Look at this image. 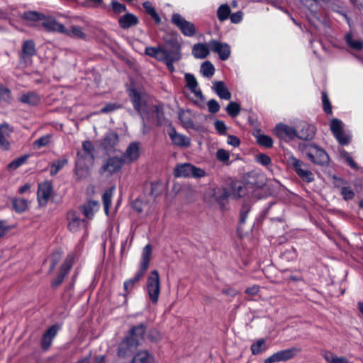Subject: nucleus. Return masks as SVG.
<instances>
[{
    "mask_svg": "<svg viewBox=\"0 0 363 363\" xmlns=\"http://www.w3.org/2000/svg\"><path fill=\"white\" fill-rule=\"evenodd\" d=\"M164 43L157 47H147L145 55L157 61L180 60L182 58L181 44L177 38L169 36L164 38Z\"/></svg>",
    "mask_w": 363,
    "mask_h": 363,
    "instance_id": "obj_1",
    "label": "nucleus"
},
{
    "mask_svg": "<svg viewBox=\"0 0 363 363\" xmlns=\"http://www.w3.org/2000/svg\"><path fill=\"white\" fill-rule=\"evenodd\" d=\"M299 151L311 162L320 165L328 166L330 157L325 150L313 143H301L298 144Z\"/></svg>",
    "mask_w": 363,
    "mask_h": 363,
    "instance_id": "obj_2",
    "label": "nucleus"
},
{
    "mask_svg": "<svg viewBox=\"0 0 363 363\" xmlns=\"http://www.w3.org/2000/svg\"><path fill=\"white\" fill-rule=\"evenodd\" d=\"M146 290L151 302L157 304L160 294V277L157 270H152L147 277Z\"/></svg>",
    "mask_w": 363,
    "mask_h": 363,
    "instance_id": "obj_3",
    "label": "nucleus"
},
{
    "mask_svg": "<svg viewBox=\"0 0 363 363\" xmlns=\"http://www.w3.org/2000/svg\"><path fill=\"white\" fill-rule=\"evenodd\" d=\"M289 163L303 182L311 183L314 181V175L309 169L308 164L294 156L289 157Z\"/></svg>",
    "mask_w": 363,
    "mask_h": 363,
    "instance_id": "obj_4",
    "label": "nucleus"
},
{
    "mask_svg": "<svg viewBox=\"0 0 363 363\" xmlns=\"http://www.w3.org/2000/svg\"><path fill=\"white\" fill-rule=\"evenodd\" d=\"M124 157H110L99 169L101 174H107L111 176L118 172L125 164Z\"/></svg>",
    "mask_w": 363,
    "mask_h": 363,
    "instance_id": "obj_5",
    "label": "nucleus"
},
{
    "mask_svg": "<svg viewBox=\"0 0 363 363\" xmlns=\"http://www.w3.org/2000/svg\"><path fill=\"white\" fill-rule=\"evenodd\" d=\"M174 175L175 177H202L205 175V172L191 164L184 163L175 167Z\"/></svg>",
    "mask_w": 363,
    "mask_h": 363,
    "instance_id": "obj_6",
    "label": "nucleus"
},
{
    "mask_svg": "<svg viewBox=\"0 0 363 363\" xmlns=\"http://www.w3.org/2000/svg\"><path fill=\"white\" fill-rule=\"evenodd\" d=\"M140 345L137 340H132L127 335L118 344L117 355L120 358H127L131 356Z\"/></svg>",
    "mask_w": 363,
    "mask_h": 363,
    "instance_id": "obj_7",
    "label": "nucleus"
},
{
    "mask_svg": "<svg viewBox=\"0 0 363 363\" xmlns=\"http://www.w3.org/2000/svg\"><path fill=\"white\" fill-rule=\"evenodd\" d=\"M172 23L179 28L182 34L186 36L191 37L196 33L194 25L191 22L187 21L179 13L172 15Z\"/></svg>",
    "mask_w": 363,
    "mask_h": 363,
    "instance_id": "obj_8",
    "label": "nucleus"
},
{
    "mask_svg": "<svg viewBox=\"0 0 363 363\" xmlns=\"http://www.w3.org/2000/svg\"><path fill=\"white\" fill-rule=\"evenodd\" d=\"M74 262V255H69L62 265L61 266L57 277L51 282V286L53 289H57L63 281L65 277L67 276Z\"/></svg>",
    "mask_w": 363,
    "mask_h": 363,
    "instance_id": "obj_9",
    "label": "nucleus"
},
{
    "mask_svg": "<svg viewBox=\"0 0 363 363\" xmlns=\"http://www.w3.org/2000/svg\"><path fill=\"white\" fill-rule=\"evenodd\" d=\"M296 128V138L303 140L313 139L316 132V128L313 125L308 124L305 121L298 123Z\"/></svg>",
    "mask_w": 363,
    "mask_h": 363,
    "instance_id": "obj_10",
    "label": "nucleus"
},
{
    "mask_svg": "<svg viewBox=\"0 0 363 363\" xmlns=\"http://www.w3.org/2000/svg\"><path fill=\"white\" fill-rule=\"evenodd\" d=\"M129 96H130L131 102L134 108L143 118H144L145 115V110L147 109V107H148L145 101L144 97L135 89L130 90Z\"/></svg>",
    "mask_w": 363,
    "mask_h": 363,
    "instance_id": "obj_11",
    "label": "nucleus"
},
{
    "mask_svg": "<svg viewBox=\"0 0 363 363\" xmlns=\"http://www.w3.org/2000/svg\"><path fill=\"white\" fill-rule=\"evenodd\" d=\"M208 47L215 53L218 54L219 58L226 60L230 55V48L227 43L212 40L208 43Z\"/></svg>",
    "mask_w": 363,
    "mask_h": 363,
    "instance_id": "obj_12",
    "label": "nucleus"
},
{
    "mask_svg": "<svg viewBox=\"0 0 363 363\" xmlns=\"http://www.w3.org/2000/svg\"><path fill=\"white\" fill-rule=\"evenodd\" d=\"M145 116L155 118L159 125L164 123L165 118L164 116L163 106L161 104L148 106L145 110Z\"/></svg>",
    "mask_w": 363,
    "mask_h": 363,
    "instance_id": "obj_13",
    "label": "nucleus"
},
{
    "mask_svg": "<svg viewBox=\"0 0 363 363\" xmlns=\"http://www.w3.org/2000/svg\"><path fill=\"white\" fill-rule=\"evenodd\" d=\"M275 133L281 139L294 140L296 138V128L280 123L276 126Z\"/></svg>",
    "mask_w": 363,
    "mask_h": 363,
    "instance_id": "obj_14",
    "label": "nucleus"
},
{
    "mask_svg": "<svg viewBox=\"0 0 363 363\" xmlns=\"http://www.w3.org/2000/svg\"><path fill=\"white\" fill-rule=\"evenodd\" d=\"M68 228L72 232H77L86 225L85 219H81L75 211H69L67 213Z\"/></svg>",
    "mask_w": 363,
    "mask_h": 363,
    "instance_id": "obj_15",
    "label": "nucleus"
},
{
    "mask_svg": "<svg viewBox=\"0 0 363 363\" xmlns=\"http://www.w3.org/2000/svg\"><path fill=\"white\" fill-rule=\"evenodd\" d=\"M52 192V185L50 182H44L38 185V199L40 203H46Z\"/></svg>",
    "mask_w": 363,
    "mask_h": 363,
    "instance_id": "obj_16",
    "label": "nucleus"
},
{
    "mask_svg": "<svg viewBox=\"0 0 363 363\" xmlns=\"http://www.w3.org/2000/svg\"><path fill=\"white\" fill-rule=\"evenodd\" d=\"M140 156L139 143H131L127 147L125 153L121 156L124 157L125 163H130L138 159Z\"/></svg>",
    "mask_w": 363,
    "mask_h": 363,
    "instance_id": "obj_17",
    "label": "nucleus"
},
{
    "mask_svg": "<svg viewBox=\"0 0 363 363\" xmlns=\"http://www.w3.org/2000/svg\"><path fill=\"white\" fill-rule=\"evenodd\" d=\"M12 131V128L6 123L0 125V147L3 150H8L10 147L9 138Z\"/></svg>",
    "mask_w": 363,
    "mask_h": 363,
    "instance_id": "obj_18",
    "label": "nucleus"
},
{
    "mask_svg": "<svg viewBox=\"0 0 363 363\" xmlns=\"http://www.w3.org/2000/svg\"><path fill=\"white\" fill-rule=\"evenodd\" d=\"M147 325L140 323L130 328L127 336L132 340H137L141 344V341L144 339V335L147 330Z\"/></svg>",
    "mask_w": 363,
    "mask_h": 363,
    "instance_id": "obj_19",
    "label": "nucleus"
},
{
    "mask_svg": "<svg viewBox=\"0 0 363 363\" xmlns=\"http://www.w3.org/2000/svg\"><path fill=\"white\" fill-rule=\"evenodd\" d=\"M118 143V135L116 132H108L101 141V147L106 151H111Z\"/></svg>",
    "mask_w": 363,
    "mask_h": 363,
    "instance_id": "obj_20",
    "label": "nucleus"
},
{
    "mask_svg": "<svg viewBox=\"0 0 363 363\" xmlns=\"http://www.w3.org/2000/svg\"><path fill=\"white\" fill-rule=\"evenodd\" d=\"M57 331L58 327L56 325H52L45 331L41 340V347L43 350H46L50 347L53 338L57 335Z\"/></svg>",
    "mask_w": 363,
    "mask_h": 363,
    "instance_id": "obj_21",
    "label": "nucleus"
},
{
    "mask_svg": "<svg viewBox=\"0 0 363 363\" xmlns=\"http://www.w3.org/2000/svg\"><path fill=\"white\" fill-rule=\"evenodd\" d=\"M138 23V17L130 13L123 15L118 19V24L123 29H128L131 26H136Z\"/></svg>",
    "mask_w": 363,
    "mask_h": 363,
    "instance_id": "obj_22",
    "label": "nucleus"
},
{
    "mask_svg": "<svg viewBox=\"0 0 363 363\" xmlns=\"http://www.w3.org/2000/svg\"><path fill=\"white\" fill-rule=\"evenodd\" d=\"M21 18L27 22V24L30 26L35 25V23L39 21L44 20L45 16L44 14L37 12L28 11H26L21 15Z\"/></svg>",
    "mask_w": 363,
    "mask_h": 363,
    "instance_id": "obj_23",
    "label": "nucleus"
},
{
    "mask_svg": "<svg viewBox=\"0 0 363 363\" xmlns=\"http://www.w3.org/2000/svg\"><path fill=\"white\" fill-rule=\"evenodd\" d=\"M154 356L147 350L138 351L131 359V363H154Z\"/></svg>",
    "mask_w": 363,
    "mask_h": 363,
    "instance_id": "obj_24",
    "label": "nucleus"
},
{
    "mask_svg": "<svg viewBox=\"0 0 363 363\" xmlns=\"http://www.w3.org/2000/svg\"><path fill=\"white\" fill-rule=\"evenodd\" d=\"M212 89L220 99L225 100H230L231 99V93L223 82L218 81L213 82Z\"/></svg>",
    "mask_w": 363,
    "mask_h": 363,
    "instance_id": "obj_25",
    "label": "nucleus"
},
{
    "mask_svg": "<svg viewBox=\"0 0 363 363\" xmlns=\"http://www.w3.org/2000/svg\"><path fill=\"white\" fill-rule=\"evenodd\" d=\"M36 53L35 45L33 40H28L23 42L21 52V58L23 60L30 58Z\"/></svg>",
    "mask_w": 363,
    "mask_h": 363,
    "instance_id": "obj_26",
    "label": "nucleus"
},
{
    "mask_svg": "<svg viewBox=\"0 0 363 363\" xmlns=\"http://www.w3.org/2000/svg\"><path fill=\"white\" fill-rule=\"evenodd\" d=\"M145 272L139 269L135 277L124 282L123 288L125 296L129 294L134 289L135 284H138L144 277Z\"/></svg>",
    "mask_w": 363,
    "mask_h": 363,
    "instance_id": "obj_27",
    "label": "nucleus"
},
{
    "mask_svg": "<svg viewBox=\"0 0 363 363\" xmlns=\"http://www.w3.org/2000/svg\"><path fill=\"white\" fill-rule=\"evenodd\" d=\"M184 78L189 89L191 90L196 97L202 99V92L199 89H198V83L194 76L191 74L187 73L185 74Z\"/></svg>",
    "mask_w": 363,
    "mask_h": 363,
    "instance_id": "obj_28",
    "label": "nucleus"
},
{
    "mask_svg": "<svg viewBox=\"0 0 363 363\" xmlns=\"http://www.w3.org/2000/svg\"><path fill=\"white\" fill-rule=\"evenodd\" d=\"M152 255V246L150 244H147L143 249L142 259L140 262V270L146 272L149 267L150 262V257Z\"/></svg>",
    "mask_w": 363,
    "mask_h": 363,
    "instance_id": "obj_29",
    "label": "nucleus"
},
{
    "mask_svg": "<svg viewBox=\"0 0 363 363\" xmlns=\"http://www.w3.org/2000/svg\"><path fill=\"white\" fill-rule=\"evenodd\" d=\"M18 101L30 106H36L40 103V98L36 92L29 91L28 93L23 94Z\"/></svg>",
    "mask_w": 363,
    "mask_h": 363,
    "instance_id": "obj_30",
    "label": "nucleus"
},
{
    "mask_svg": "<svg viewBox=\"0 0 363 363\" xmlns=\"http://www.w3.org/2000/svg\"><path fill=\"white\" fill-rule=\"evenodd\" d=\"M42 26L48 31H57L61 33L66 32L65 27L53 18H49L43 21Z\"/></svg>",
    "mask_w": 363,
    "mask_h": 363,
    "instance_id": "obj_31",
    "label": "nucleus"
},
{
    "mask_svg": "<svg viewBox=\"0 0 363 363\" xmlns=\"http://www.w3.org/2000/svg\"><path fill=\"white\" fill-rule=\"evenodd\" d=\"M169 137L172 143L177 146L189 147L190 145L189 138L177 133L174 129L169 133Z\"/></svg>",
    "mask_w": 363,
    "mask_h": 363,
    "instance_id": "obj_32",
    "label": "nucleus"
},
{
    "mask_svg": "<svg viewBox=\"0 0 363 363\" xmlns=\"http://www.w3.org/2000/svg\"><path fill=\"white\" fill-rule=\"evenodd\" d=\"M300 352L298 348H290L274 353L277 362H285L293 358L297 352Z\"/></svg>",
    "mask_w": 363,
    "mask_h": 363,
    "instance_id": "obj_33",
    "label": "nucleus"
},
{
    "mask_svg": "<svg viewBox=\"0 0 363 363\" xmlns=\"http://www.w3.org/2000/svg\"><path fill=\"white\" fill-rule=\"evenodd\" d=\"M208 45L202 43L195 44L192 48V54L196 58L203 59L209 54Z\"/></svg>",
    "mask_w": 363,
    "mask_h": 363,
    "instance_id": "obj_34",
    "label": "nucleus"
},
{
    "mask_svg": "<svg viewBox=\"0 0 363 363\" xmlns=\"http://www.w3.org/2000/svg\"><path fill=\"white\" fill-rule=\"evenodd\" d=\"M98 206V203L94 201H89L86 203L79 206L82 213L87 218H92L94 216V208Z\"/></svg>",
    "mask_w": 363,
    "mask_h": 363,
    "instance_id": "obj_35",
    "label": "nucleus"
},
{
    "mask_svg": "<svg viewBox=\"0 0 363 363\" xmlns=\"http://www.w3.org/2000/svg\"><path fill=\"white\" fill-rule=\"evenodd\" d=\"M323 357L328 363H350L346 357H337L330 351L325 352Z\"/></svg>",
    "mask_w": 363,
    "mask_h": 363,
    "instance_id": "obj_36",
    "label": "nucleus"
},
{
    "mask_svg": "<svg viewBox=\"0 0 363 363\" xmlns=\"http://www.w3.org/2000/svg\"><path fill=\"white\" fill-rule=\"evenodd\" d=\"M114 189H115V187L111 186V188H109L108 189L105 191V192L104 193L103 196H102L103 203H104V211L107 215L108 214L109 207L111 206V199H112Z\"/></svg>",
    "mask_w": 363,
    "mask_h": 363,
    "instance_id": "obj_37",
    "label": "nucleus"
},
{
    "mask_svg": "<svg viewBox=\"0 0 363 363\" xmlns=\"http://www.w3.org/2000/svg\"><path fill=\"white\" fill-rule=\"evenodd\" d=\"M68 162L67 159L63 157L62 159L57 160L52 163L50 165V174L51 176H54L62 169Z\"/></svg>",
    "mask_w": 363,
    "mask_h": 363,
    "instance_id": "obj_38",
    "label": "nucleus"
},
{
    "mask_svg": "<svg viewBox=\"0 0 363 363\" xmlns=\"http://www.w3.org/2000/svg\"><path fill=\"white\" fill-rule=\"evenodd\" d=\"M345 40L347 45L354 50H361L363 48V41L359 39H354L350 33L346 35Z\"/></svg>",
    "mask_w": 363,
    "mask_h": 363,
    "instance_id": "obj_39",
    "label": "nucleus"
},
{
    "mask_svg": "<svg viewBox=\"0 0 363 363\" xmlns=\"http://www.w3.org/2000/svg\"><path fill=\"white\" fill-rule=\"evenodd\" d=\"M66 32H63L64 34L67 35L78 38V39H84L86 38V34L82 31V28L79 26H73L70 29L65 28Z\"/></svg>",
    "mask_w": 363,
    "mask_h": 363,
    "instance_id": "obj_40",
    "label": "nucleus"
},
{
    "mask_svg": "<svg viewBox=\"0 0 363 363\" xmlns=\"http://www.w3.org/2000/svg\"><path fill=\"white\" fill-rule=\"evenodd\" d=\"M143 6L146 13L150 15L156 23H160L161 21L160 17L155 11V9L152 6L150 1H145Z\"/></svg>",
    "mask_w": 363,
    "mask_h": 363,
    "instance_id": "obj_41",
    "label": "nucleus"
},
{
    "mask_svg": "<svg viewBox=\"0 0 363 363\" xmlns=\"http://www.w3.org/2000/svg\"><path fill=\"white\" fill-rule=\"evenodd\" d=\"M200 71L203 77L210 78L213 75L215 68L211 62L205 61L201 64Z\"/></svg>",
    "mask_w": 363,
    "mask_h": 363,
    "instance_id": "obj_42",
    "label": "nucleus"
},
{
    "mask_svg": "<svg viewBox=\"0 0 363 363\" xmlns=\"http://www.w3.org/2000/svg\"><path fill=\"white\" fill-rule=\"evenodd\" d=\"M12 206L16 212L22 213L28 208V201L25 199H13Z\"/></svg>",
    "mask_w": 363,
    "mask_h": 363,
    "instance_id": "obj_43",
    "label": "nucleus"
},
{
    "mask_svg": "<svg viewBox=\"0 0 363 363\" xmlns=\"http://www.w3.org/2000/svg\"><path fill=\"white\" fill-rule=\"evenodd\" d=\"M251 351L254 355L260 354L267 350L265 340L264 339L258 340L255 343L251 345Z\"/></svg>",
    "mask_w": 363,
    "mask_h": 363,
    "instance_id": "obj_44",
    "label": "nucleus"
},
{
    "mask_svg": "<svg viewBox=\"0 0 363 363\" xmlns=\"http://www.w3.org/2000/svg\"><path fill=\"white\" fill-rule=\"evenodd\" d=\"M257 143L264 147L270 148L273 145V140L271 137L264 134H259L257 136Z\"/></svg>",
    "mask_w": 363,
    "mask_h": 363,
    "instance_id": "obj_45",
    "label": "nucleus"
},
{
    "mask_svg": "<svg viewBox=\"0 0 363 363\" xmlns=\"http://www.w3.org/2000/svg\"><path fill=\"white\" fill-rule=\"evenodd\" d=\"M230 13V9L229 6L228 4H223L218 8L217 11L218 18L220 21H223L228 18Z\"/></svg>",
    "mask_w": 363,
    "mask_h": 363,
    "instance_id": "obj_46",
    "label": "nucleus"
},
{
    "mask_svg": "<svg viewBox=\"0 0 363 363\" xmlns=\"http://www.w3.org/2000/svg\"><path fill=\"white\" fill-rule=\"evenodd\" d=\"M225 110L229 116L234 118L239 115L240 106L236 102L231 101L228 104Z\"/></svg>",
    "mask_w": 363,
    "mask_h": 363,
    "instance_id": "obj_47",
    "label": "nucleus"
},
{
    "mask_svg": "<svg viewBox=\"0 0 363 363\" xmlns=\"http://www.w3.org/2000/svg\"><path fill=\"white\" fill-rule=\"evenodd\" d=\"M179 118L182 124L186 128H191L194 126V122L189 117V113L182 111L179 113Z\"/></svg>",
    "mask_w": 363,
    "mask_h": 363,
    "instance_id": "obj_48",
    "label": "nucleus"
},
{
    "mask_svg": "<svg viewBox=\"0 0 363 363\" xmlns=\"http://www.w3.org/2000/svg\"><path fill=\"white\" fill-rule=\"evenodd\" d=\"M50 138L51 135H50L42 136L33 142V146L34 148L36 149H40L43 147H45L50 143Z\"/></svg>",
    "mask_w": 363,
    "mask_h": 363,
    "instance_id": "obj_49",
    "label": "nucleus"
},
{
    "mask_svg": "<svg viewBox=\"0 0 363 363\" xmlns=\"http://www.w3.org/2000/svg\"><path fill=\"white\" fill-rule=\"evenodd\" d=\"M28 157V155H23V156H21V157H18L16 160H13L8 164V166H7L8 169L9 170L16 169L18 167H19L21 165H22L23 164H24L26 162Z\"/></svg>",
    "mask_w": 363,
    "mask_h": 363,
    "instance_id": "obj_50",
    "label": "nucleus"
},
{
    "mask_svg": "<svg viewBox=\"0 0 363 363\" xmlns=\"http://www.w3.org/2000/svg\"><path fill=\"white\" fill-rule=\"evenodd\" d=\"M330 130L334 135L343 130L342 122L337 118H333L330 122Z\"/></svg>",
    "mask_w": 363,
    "mask_h": 363,
    "instance_id": "obj_51",
    "label": "nucleus"
},
{
    "mask_svg": "<svg viewBox=\"0 0 363 363\" xmlns=\"http://www.w3.org/2000/svg\"><path fill=\"white\" fill-rule=\"evenodd\" d=\"M216 158L218 161L229 164L228 161L230 158L229 152L224 149H219L216 152Z\"/></svg>",
    "mask_w": 363,
    "mask_h": 363,
    "instance_id": "obj_52",
    "label": "nucleus"
},
{
    "mask_svg": "<svg viewBox=\"0 0 363 363\" xmlns=\"http://www.w3.org/2000/svg\"><path fill=\"white\" fill-rule=\"evenodd\" d=\"M122 106L117 103H108L106 104L100 111L101 113H108L113 112L117 109H119Z\"/></svg>",
    "mask_w": 363,
    "mask_h": 363,
    "instance_id": "obj_53",
    "label": "nucleus"
},
{
    "mask_svg": "<svg viewBox=\"0 0 363 363\" xmlns=\"http://www.w3.org/2000/svg\"><path fill=\"white\" fill-rule=\"evenodd\" d=\"M335 137V138L337 140V141L339 142L340 144L342 145H347L350 143V136L347 135L344 130L342 131H341L340 133L334 135Z\"/></svg>",
    "mask_w": 363,
    "mask_h": 363,
    "instance_id": "obj_54",
    "label": "nucleus"
},
{
    "mask_svg": "<svg viewBox=\"0 0 363 363\" xmlns=\"http://www.w3.org/2000/svg\"><path fill=\"white\" fill-rule=\"evenodd\" d=\"M11 91L7 87L0 84V100L9 101L11 99Z\"/></svg>",
    "mask_w": 363,
    "mask_h": 363,
    "instance_id": "obj_55",
    "label": "nucleus"
},
{
    "mask_svg": "<svg viewBox=\"0 0 363 363\" xmlns=\"http://www.w3.org/2000/svg\"><path fill=\"white\" fill-rule=\"evenodd\" d=\"M245 194V189L241 185L235 184L233 187L232 196L235 199L240 198Z\"/></svg>",
    "mask_w": 363,
    "mask_h": 363,
    "instance_id": "obj_56",
    "label": "nucleus"
},
{
    "mask_svg": "<svg viewBox=\"0 0 363 363\" xmlns=\"http://www.w3.org/2000/svg\"><path fill=\"white\" fill-rule=\"evenodd\" d=\"M323 106L325 112L328 114L332 113V106L328 98L327 94L325 92L322 93Z\"/></svg>",
    "mask_w": 363,
    "mask_h": 363,
    "instance_id": "obj_57",
    "label": "nucleus"
},
{
    "mask_svg": "<svg viewBox=\"0 0 363 363\" xmlns=\"http://www.w3.org/2000/svg\"><path fill=\"white\" fill-rule=\"evenodd\" d=\"M147 338L152 342H157L162 338V335L157 330L151 329L147 334Z\"/></svg>",
    "mask_w": 363,
    "mask_h": 363,
    "instance_id": "obj_58",
    "label": "nucleus"
},
{
    "mask_svg": "<svg viewBox=\"0 0 363 363\" xmlns=\"http://www.w3.org/2000/svg\"><path fill=\"white\" fill-rule=\"evenodd\" d=\"M111 6L113 12L116 14H119L126 11V6L115 0L111 1Z\"/></svg>",
    "mask_w": 363,
    "mask_h": 363,
    "instance_id": "obj_59",
    "label": "nucleus"
},
{
    "mask_svg": "<svg viewBox=\"0 0 363 363\" xmlns=\"http://www.w3.org/2000/svg\"><path fill=\"white\" fill-rule=\"evenodd\" d=\"M207 106H208L209 112H211V113H216L218 112V111L220 109V105L218 103V101H216L215 99L209 100L207 103Z\"/></svg>",
    "mask_w": 363,
    "mask_h": 363,
    "instance_id": "obj_60",
    "label": "nucleus"
},
{
    "mask_svg": "<svg viewBox=\"0 0 363 363\" xmlns=\"http://www.w3.org/2000/svg\"><path fill=\"white\" fill-rule=\"evenodd\" d=\"M341 194L345 200L352 199L354 196V192L349 187H342L341 189Z\"/></svg>",
    "mask_w": 363,
    "mask_h": 363,
    "instance_id": "obj_61",
    "label": "nucleus"
},
{
    "mask_svg": "<svg viewBox=\"0 0 363 363\" xmlns=\"http://www.w3.org/2000/svg\"><path fill=\"white\" fill-rule=\"evenodd\" d=\"M214 126L216 130L221 135H225L227 127L223 121H216L214 123Z\"/></svg>",
    "mask_w": 363,
    "mask_h": 363,
    "instance_id": "obj_62",
    "label": "nucleus"
},
{
    "mask_svg": "<svg viewBox=\"0 0 363 363\" xmlns=\"http://www.w3.org/2000/svg\"><path fill=\"white\" fill-rule=\"evenodd\" d=\"M83 150L84 152L91 157V158H94L93 152H94V147L91 144V143L89 140L84 141L82 143Z\"/></svg>",
    "mask_w": 363,
    "mask_h": 363,
    "instance_id": "obj_63",
    "label": "nucleus"
},
{
    "mask_svg": "<svg viewBox=\"0 0 363 363\" xmlns=\"http://www.w3.org/2000/svg\"><path fill=\"white\" fill-rule=\"evenodd\" d=\"M60 257L61 255L59 252H55L52 255L50 259V272H52L55 268L56 265L60 259Z\"/></svg>",
    "mask_w": 363,
    "mask_h": 363,
    "instance_id": "obj_64",
    "label": "nucleus"
}]
</instances>
